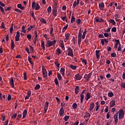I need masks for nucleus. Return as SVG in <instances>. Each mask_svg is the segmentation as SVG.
Returning <instances> with one entry per match:
<instances>
[{
  "label": "nucleus",
  "instance_id": "1",
  "mask_svg": "<svg viewBox=\"0 0 125 125\" xmlns=\"http://www.w3.org/2000/svg\"><path fill=\"white\" fill-rule=\"evenodd\" d=\"M118 116L119 118V120H122L124 116H125V112L123 109H120L118 112Z\"/></svg>",
  "mask_w": 125,
  "mask_h": 125
},
{
  "label": "nucleus",
  "instance_id": "2",
  "mask_svg": "<svg viewBox=\"0 0 125 125\" xmlns=\"http://www.w3.org/2000/svg\"><path fill=\"white\" fill-rule=\"evenodd\" d=\"M55 43H56V40H54L53 41L48 40L47 42L46 46L48 47H50V46H51L52 45H53Z\"/></svg>",
  "mask_w": 125,
  "mask_h": 125
},
{
  "label": "nucleus",
  "instance_id": "3",
  "mask_svg": "<svg viewBox=\"0 0 125 125\" xmlns=\"http://www.w3.org/2000/svg\"><path fill=\"white\" fill-rule=\"evenodd\" d=\"M67 55L68 56H70V57H73L74 56V52L73 51V49L71 48V47H68L67 49Z\"/></svg>",
  "mask_w": 125,
  "mask_h": 125
},
{
  "label": "nucleus",
  "instance_id": "4",
  "mask_svg": "<svg viewBox=\"0 0 125 125\" xmlns=\"http://www.w3.org/2000/svg\"><path fill=\"white\" fill-rule=\"evenodd\" d=\"M34 34H35V41H34V43H36V42H37V41H38L39 42V38H38L39 35H40V31L37 30V31H35L34 32Z\"/></svg>",
  "mask_w": 125,
  "mask_h": 125
},
{
  "label": "nucleus",
  "instance_id": "5",
  "mask_svg": "<svg viewBox=\"0 0 125 125\" xmlns=\"http://www.w3.org/2000/svg\"><path fill=\"white\" fill-rule=\"evenodd\" d=\"M82 37H83V34L82 32H79L78 35V44L80 45L81 44V42H82Z\"/></svg>",
  "mask_w": 125,
  "mask_h": 125
},
{
  "label": "nucleus",
  "instance_id": "6",
  "mask_svg": "<svg viewBox=\"0 0 125 125\" xmlns=\"http://www.w3.org/2000/svg\"><path fill=\"white\" fill-rule=\"evenodd\" d=\"M118 113H116L114 116L113 118L114 119V123L115 125H117L118 124V122L119 121V119H118Z\"/></svg>",
  "mask_w": 125,
  "mask_h": 125
},
{
  "label": "nucleus",
  "instance_id": "7",
  "mask_svg": "<svg viewBox=\"0 0 125 125\" xmlns=\"http://www.w3.org/2000/svg\"><path fill=\"white\" fill-rule=\"evenodd\" d=\"M116 105V102L115 100H113L110 102L109 103V107L110 108H112V107H114V106Z\"/></svg>",
  "mask_w": 125,
  "mask_h": 125
},
{
  "label": "nucleus",
  "instance_id": "8",
  "mask_svg": "<svg viewBox=\"0 0 125 125\" xmlns=\"http://www.w3.org/2000/svg\"><path fill=\"white\" fill-rule=\"evenodd\" d=\"M20 32H17L16 36L15 37L16 41L19 42V41H20Z\"/></svg>",
  "mask_w": 125,
  "mask_h": 125
},
{
  "label": "nucleus",
  "instance_id": "9",
  "mask_svg": "<svg viewBox=\"0 0 125 125\" xmlns=\"http://www.w3.org/2000/svg\"><path fill=\"white\" fill-rule=\"evenodd\" d=\"M49 104V103L48 102H46L44 104V110L45 113L47 111V108H48V105Z\"/></svg>",
  "mask_w": 125,
  "mask_h": 125
},
{
  "label": "nucleus",
  "instance_id": "10",
  "mask_svg": "<svg viewBox=\"0 0 125 125\" xmlns=\"http://www.w3.org/2000/svg\"><path fill=\"white\" fill-rule=\"evenodd\" d=\"M42 74L45 79H46V78H47V72H46V70L43 68H42Z\"/></svg>",
  "mask_w": 125,
  "mask_h": 125
},
{
  "label": "nucleus",
  "instance_id": "11",
  "mask_svg": "<svg viewBox=\"0 0 125 125\" xmlns=\"http://www.w3.org/2000/svg\"><path fill=\"white\" fill-rule=\"evenodd\" d=\"M10 84L12 86V87H14V80H13V78H11L10 79Z\"/></svg>",
  "mask_w": 125,
  "mask_h": 125
},
{
  "label": "nucleus",
  "instance_id": "12",
  "mask_svg": "<svg viewBox=\"0 0 125 125\" xmlns=\"http://www.w3.org/2000/svg\"><path fill=\"white\" fill-rule=\"evenodd\" d=\"M75 80H77V81H80L82 79V77L79 74H77L75 75Z\"/></svg>",
  "mask_w": 125,
  "mask_h": 125
},
{
  "label": "nucleus",
  "instance_id": "13",
  "mask_svg": "<svg viewBox=\"0 0 125 125\" xmlns=\"http://www.w3.org/2000/svg\"><path fill=\"white\" fill-rule=\"evenodd\" d=\"M90 97H91V95L90 94V93L89 92L87 93L85 97L86 101H87V100H88V99H89Z\"/></svg>",
  "mask_w": 125,
  "mask_h": 125
},
{
  "label": "nucleus",
  "instance_id": "14",
  "mask_svg": "<svg viewBox=\"0 0 125 125\" xmlns=\"http://www.w3.org/2000/svg\"><path fill=\"white\" fill-rule=\"evenodd\" d=\"M84 91H85V90H83L82 92L80 94V97L81 99H83L84 98Z\"/></svg>",
  "mask_w": 125,
  "mask_h": 125
},
{
  "label": "nucleus",
  "instance_id": "15",
  "mask_svg": "<svg viewBox=\"0 0 125 125\" xmlns=\"http://www.w3.org/2000/svg\"><path fill=\"white\" fill-rule=\"evenodd\" d=\"M96 55L97 58L98 59L100 57V50H96Z\"/></svg>",
  "mask_w": 125,
  "mask_h": 125
},
{
  "label": "nucleus",
  "instance_id": "16",
  "mask_svg": "<svg viewBox=\"0 0 125 125\" xmlns=\"http://www.w3.org/2000/svg\"><path fill=\"white\" fill-rule=\"evenodd\" d=\"M99 8L101 10H103V8H104V3H101L99 4Z\"/></svg>",
  "mask_w": 125,
  "mask_h": 125
},
{
  "label": "nucleus",
  "instance_id": "17",
  "mask_svg": "<svg viewBox=\"0 0 125 125\" xmlns=\"http://www.w3.org/2000/svg\"><path fill=\"white\" fill-rule=\"evenodd\" d=\"M27 113H28V111H27V110H24L23 113H22V119H25L26 118V115H27Z\"/></svg>",
  "mask_w": 125,
  "mask_h": 125
},
{
  "label": "nucleus",
  "instance_id": "18",
  "mask_svg": "<svg viewBox=\"0 0 125 125\" xmlns=\"http://www.w3.org/2000/svg\"><path fill=\"white\" fill-rule=\"evenodd\" d=\"M85 35H86V29H85L84 30V32H83V35H82V39L84 40V38H85Z\"/></svg>",
  "mask_w": 125,
  "mask_h": 125
},
{
  "label": "nucleus",
  "instance_id": "19",
  "mask_svg": "<svg viewBox=\"0 0 125 125\" xmlns=\"http://www.w3.org/2000/svg\"><path fill=\"white\" fill-rule=\"evenodd\" d=\"M91 76L89 74L85 75L84 76V78L86 81H89V79H90V77Z\"/></svg>",
  "mask_w": 125,
  "mask_h": 125
},
{
  "label": "nucleus",
  "instance_id": "20",
  "mask_svg": "<svg viewBox=\"0 0 125 125\" xmlns=\"http://www.w3.org/2000/svg\"><path fill=\"white\" fill-rule=\"evenodd\" d=\"M59 114L60 116H62L63 114H64V109H63V108L60 109Z\"/></svg>",
  "mask_w": 125,
  "mask_h": 125
},
{
  "label": "nucleus",
  "instance_id": "21",
  "mask_svg": "<svg viewBox=\"0 0 125 125\" xmlns=\"http://www.w3.org/2000/svg\"><path fill=\"white\" fill-rule=\"evenodd\" d=\"M94 108V103H92L90 105V111H92Z\"/></svg>",
  "mask_w": 125,
  "mask_h": 125
},
{
  "label": "nucleus",
  "instance_id": "22",
  "mask_svg": "<svg viewBox=\"0 0 125 125\" xmlns=\"http://www.w3.org/2000/svg\"><path fill=\"white\" fill-rule=\"evenodd\" d=\"M40 8H41V6L39 4V3H36L35 6V10H40Z\"/></svg>",
  "mask_w": 125,
  "mask_h": 125
},
{
  "label": "nucleus",
  "instance_id": "23",
  "mask_svg": "<svg viewBox=\"0 0 125 125\" xmlns=\"http://www.w3.org/2000/svg\"><path fill=\"white\" fill-rule=\"evenodd\" d=\"M60 71L62 73V76H64V75H65V68H61Z\"/></svg>",
  "mask_w": 125,
  "mask_h": 125
},
{
  "label": "nucleus",
  "instance_id": "24",
  "mask_svg": "<svg viewBox=\"0 0 125 125\" xmlns=\"http://www.w3.org/2000/svg\"><path fill=\"white\" fill-rule=\"evenodd\" d=\"M25 28H26V26H25L24 25H23L22 28H21V32H22V33H26V30H25Z\"/></svg>",
  "mask_w": 125,
  "mask_h": 125
},
{
  "label": "nucleus",
  "instance_id": "25",
  "mask_svg": "<svg viewBox=\"0 0 125 125\" xmlns=\"http://www.w3.org/2000/svg\"><path fill=\"white\" fill-rule=\"evenodd\" d=\"M96 22H103L104 21L102 18H97L96 19Z\"/></svg>",
  "mask_w": 125,
  "mask_h": 125
},
{
  "label": "nucleus",
  "instance_id": "26",
  "mask_svg": "<svg viewBox=\"0 0 125 125\" xmlns=\"http://www.w3.org/2000/svg\"><path fill=\"white\" fill-rule=\"evenodd\" d=\"M70 68L72 70H76L77 69V66L76 65H73L72 64L70 65Z\"/></svg>",
  "mask_w": 125,
  "mask_h": 125
},
{
  "label": "nucleus",
  "instance_id": "27",
  "mask_svg": "<svg viewBox=\"0 0 125 125\" xmlns=\"http://www.w3.org/2000/svg\"><path fill=\"white\" fill-rule=\"evenodd\" d=\"M119 43H120V41L116 40V43H115V46H114V47L115 48H118V45L119 44Z\"/></svg>",
  "mask_w": 125,
  "mask_h": 125
},
{
  "label": "nucleus",
  "instance_id": "28",
  "mask_svg": "<svg viewBox=\"0 0 125 125\" xmlns=\"http://www.w3.org/2000/svg\"><path fill=\"white\" fill-rule=\"evenodd\" d=\"M110 23H111V24H113V25H116V21H115V20L113 19H110L109 20Z\"/></svg>",
  "mask_w": 125,
  "mask_h": 125
},
{
  "label": "nucleus",
  "instance_id": "29",
  "mask_svg": "<svg viewBox=\"0 0 125 125\" xmlns=\"http://www.w3.org/2000/svg\"><path fill=\"white\" fill-rule=\"evenodd\" d=\"M57 77L58 78L59 81H61V80H62V77H61V75H60V74H59V73H57Z\"/></svg>",
  "mask_w": 125,
  "mask_h": 125
},
{
  "label": "nucleus",
  "instance_id": "30",
  "mask_svg": "<svg viewBox=\"0 0 125 125\" xmlns=\"http://www.w3.org/2000/svg\"><path fill=\"white\" fill-rule=\"evenodd\" d=\"M36 2H35V1L33 2L32 4V7L33 8V9H36Z\"/></svg>",
  "mask_w": 125,
  "mask_h": 125
},
{
  "label": "nucleus",
  "instance_id": "31",
  "mask_svg": "<svg viewBox=\"0 0 125 125\" xmlns=\"http://www.w3.org/2000/svg\"><path fill=\"white\" fill-rule=\"evenodd\" d=\"M108 95L109 97H113V96H114V93L112 92H108Z\"/></svg>",
  "mask_w": 125,
  "mask_h": 125
},
{
  "label": "nucleus",
  "instance_id": "32",
  "mask_svg": "<svg viewBox=\"0 0 125 125\" xmlns=\"http://www.w3.org/2000/svg\"><path fill=\"white\" fill-rule=\"evenodd\" d=\"M18 8H20V9L21 10L24 9V6H22V5L21 4H18Z\"/></svg>",
  "mask_w": 125,
  "mask_h": 125
},
{
  "label": "nucleus",
  "instance_id": "33",
  "mask_svg": "<svg viewBox=\"0 0 125 125\" xmlns=\"http://www.w3.org/2000/svg\"><path fill=\"white\" fill-rule=\"evenodd\" d=\"M11 49H13L14 48V42H13V40H11Z\"/></svg>",
  "mask_w": 125,
  "mask_h": 125
},
{
  "label": "nucleus",
  "instance_id": "34",
  "mask_svg": "<svg viewBox=\"0 0 125 125\" xmlns=\"http://www.w3.org/2000/svg\"><path fill=\"white\" fill-rule=\"evenodd\" d=\"M72 107L73 109H77V108H78V105L76 103H74L72 105Z\"/></svg>",
  "mask_w": 125,
  "mask_h": 125
},
{
  "label": "nucleus",
  "instance_id": "35",
  "mask_svg": "<svg viewBox=\"0 0 125 125\" xmlns=\"http://www.w3.org/2000/svg\"><path fill=\"white\" fill-rule=\"evenodd\" d=\"M40 21L41 22H42V23H43L44 24H46V21H45V20H44V19L43 18L41 19Z\"/></svg>",
  "mask_w": 125,
  "mask_h": 125
},
{
  "label": "nucleus",
  "instance_id": "36",
  "mask_svg": "<svg viewBox=\"0 0 125 125\" xmlns=\"http://www.w3.org/2000/svg\"><path fill=\"white\" fill-rule=\"evenodd\" d=\"M13 32V24H12L10 29V34H12Z\"/></svg>",
  "mask_w": 125,
  "mask_h": 125
},
{
  "label": "nucleus",
  "instance_id": "37",
  "mask_svg": "<svg viewBox=\"0 0 125 125\" xmlns=\"http://www.w3.org/2000/svg\"><path fill=\"white\" fill-rule=\"evenodd\" d=\"M88 117H90V114H89V113L88 112H86L85 115L84 116V118H88Z\"/></svg>",
  "mask_w": 125,
  "mask_h": 125
},
{
  "label": "nucleus",
  "instance_id": "38",
  "mask_svg": "<svg viewBox=\"0 0 125 125\" xmlns=\"http://www.w3.org/2000/svg\"><path fill=\"white\" fill-rule=\"evenodd\" d=\"M57 53L58 55H59L60 54H61V51L60 50V49L59 48H58L57 49Z\"/></svg>",
  "mask_w": 125,
  "mask_h": 125
},
{
  "label": "nucleus",
  "instance_id": "39",
  "mask_svg": "<svg viewBox=\"0 0 125 125\" xmlns=\"http://www.w3.org/2000/svg\"><path fill=\"white\" fill-rule=\"evenodd\" d=\"M28 41H30V40H31L32 39V35H31L30 34H28L26 36Z\"/></svg>",
  "mask_w": 125,
  "mask_h": 125
},
{
  "label": "nucleus",
  "instance_id": "40",
  "mask_svg": "<svg viewBox=\"0 0 125 125\" xmlns=\"http://www.w3.org/2000/svg\"><path fill=\"white\" fill-rule=\"evenodd\" d=\"M41 87V86L40 85V84H37L35 87V89H36V90H38V89H40V88Z\"/></svg>",
  "mask_w": 125,
  "mask_h": 125
},
{
  "label": "nucleus",
  "instance_id": "41",
  "mask_svg": "<svg viewBox=\"0 0 125 125\" xmlns=\"http://www.w3.org/2000/svg\"><path fill=\"white\" fill-rule=\"evenodd\" d=\"M69 118H70V116H65L64 117V121L65 122H67V121H68V120H69Z\"/></svg>",
  "mask_w": 125,
  "mask_h": 125
},
{
  "label": "nucleus",
  "instance_id": "42",
  "mask_svg": "<svg viewBox=\"0 0 125 125\" xmlns=\"http://www.w3.org/2000/svg\"><path fill=\"white\" fill-rule=\"evenodd\" d=\"M68 28V24H66V26H64L62 29V32H65L66 30H67V28Z\"/></svg>",
  "mask_w": 125,
  "mask_h": 125
},
{
  "label": "nucleus",
  "instance_id": "43",
  "mask_svg": "<svg viewBox=\"0 0 125 125\" xmlns=\"http://www.w3.org/2000/svg\"><path fill=\"white\" fill-rule=\"evenodd\" d=\"M69 38H70V34H67L65 35V39H66V40H69Z\"/></svg>",
  "mask_w": 125,
  "mask_h": 125
},
{
  "label": "nucleus",
  "instance_id": "44",
  "mask_svg": "<svg viewBox=\"0 0 125 125\" xmlns=\"http://www.w3.org/2000/svg\"><path fill=\"white\" fill-rule=\"evenodd\" d=\"M75 17L74 16L71 17V23H73L75 21Z\"/></svg>",
  "mask_w": 125,
  "mask_h": 125
},
{
  "label": "nucleus",
  "instance_id": "45",
  "mask_svg": "<svg viewBox=\"0 0 125 125\" xmlns=\"http://www.w3.org/2000/svg\"><path fill=\"white\" fill-rule=\"evenodd\" d=\"M61 46L62 49H65V46H64V43H61Z\"/></svg>",
  "mask_w": 125,
  "mask_h": 125
},
{
  "label": "nucleus",
  "instance_id": "46",
  "mask_svg": "<svg viewBox=\"0 0 125 125\" xmlns=\"http://www.w3.org/2000/svg\"><path fill=\"white\" fill-rule=\"evenodd\" d=\"M81 20H80V19H77V20H76V23H77V24H81Z\"/></svg>",
  "mask_w": 125,
  "mask_h": 125
},
{
  "label": "nucleus",
  "instance_id": "47",
  "mask_svg": "<svg viewBox=\"0 0 125 125\" xmlns=\"http://www.w3.org/2000/svg\"><path fill=\"white\" fill-rule=\"evenodd\" d=\"M55 83H56V84H59V83L58 82V80L57 79V78H56L55 80Z\"/></svg>",
  "mask_w": 125,
  "mask_h": 125
},
{
  "label": "nucleus",
  "instance_id": "48",
  "mask_svg": "<svg viewBox=\"0 0 125 125\" xmlns=\"http://www.w3.org/2000/svg\"><path fill=\"white\" fill-rule=\"evenodd\" d=\"M16 117H17V114H15L13 115H12L11 119H15V118H16Z\"/></svg>",
  "mask_w": 125,
  "mask_h": 125
},
{
  "label": "nucleus",
  "instance_id": "49",
  "mask_svg": "<svg viewBox=\"0 0 125 125\" xmlns=\"http://www.w3.org/2000/svg\"><path fill=\"white\" fill-rule=\"evenodd\" d=\"M111 56L112 57H117V54L115 53H113L111 54Z\"/></svg>",
  "mask_w": 125,
  "mask_h": 125
},
{
  "label": "nucleus",
  "instance_id": "50",
  "mask_svg": "<svg viewBox=\"0 0 125 125\" xmlns=\"http://www.w3.org/2000/svg\"><path fill=\"white\" fill-rule=\"evenodd\" d=\"M1 28H2V29H5V27H4V23L3 22L1 23Z\"/></svg>",
  "mask_w": 125,
  "mask_h": 125
},
{
  "label": "nucleus",
  "instance_id": "51",
  "mask_svg": "<svg viewBox=\"0 0 125 125\" xmlns=\"http://www.w3.org/2000/svg\"><path fill=\"white\" fill-rule=\"evenodd\" d=\"M32 58H31L30 57H28V61L29 63L33 64V62H32Z\"/></svg>",
  "mask_w": 125,
  "mask_h": 125
},
{
  "label": "nucleus",
  "instance_id": "52",
  "mask_svg": "<svg viewBox=\"0 0 125 125\" xmlns=\"http://www.w3.org/2000/svg\"><path fill=\"white\" fill-rule=\"evenodd\" d=\"M112 32H116L117 31V28L116 27H113L111 29Z\"/></svg>",
  "mask_w": 125,
  "mask_h": 125
},
{
  "label": "nucleus",
  "instance_id": "53",
  "mask_svg": "<svg viewBox=\"0 0 125 125\" xmlns=\"http://www.w3.org/2000/svg\"><path fill=\"white\" fill-rule=\"evenodd\" d=\"M53 32V28H51V30H50V34H51V37H52L53 36V34H52Z\"/></svg>",
  "mask_w": 125,
  "mask_h": 125
},
{
  "label": "nucleus",
  "instance_id": "54",
  "mask_svg": "<svg viewBox=\"0 0 125 125\" xmlns=\"http://www.w3.org/2000/svg\"><path fill=\"white\" fill-rule=\"evenodd\" d=\"M25 51L27 52L28 54H30V51L29 50V48L28 47H25Z\"/></svg>",
  "mask_w": 125,
  "mask_h": 125
},
{
  "label": "nucleus",
  "instance_id": "55",
  "mask_svg": "<svg viewBox=\"0 0 125 125\" xmlns=\"http://www.w3.org/2000/svg\"><path fill=\"white\" fill-rule=\"evenodd\" d=\"M104 37H105V38H108L109 37V34H108L107 33H104Z\"/></svg>",
  "mask_w": 125,
  "mask_h": 125
},
{
  "label": "nucleus",
  "instance_id": "56",
  "mask_svg": "<svg viewBox=\"0 0 125 125\" xmlns=\"http://www.w3.org/2000/svg\"><path fill=\"white\" fill-rule=\"evenodd\" d=\"M0 10L2 12V13H4V10H3V8L1 6L0 7Z\"/></svg>",
  "mask_w": 125,
  "mask_h": 125
},
{
  "label": "nucleus",
  "instance_id": "57",
  "mask_svg": "<svg viewBox=\"0 0 125 125\" xmlns=\"http://www.w3.org/2000/svg\"><path fill=\"white\" fill-rule=\"evenodd\" d=\"M121 86H122V87H123V88H125V83H121Z\"/></svg>",
  "mask_w": 125,
  "mask_h": 125
},
{
  "label": "nucleus",
  "instance_id": "58",
  "mask_svg": "<svg viewBox=\"0 0 125 125\" xmlns=\"http://www.w3.org/2000/svg\"><path fill=\"white\" fill-rule=\"evenodd\" d=\"M111 74H108L106 75V77L107 78V79H109V78H111Z\"/></svg>",
  "mask_w": 125,
  "mask_h": 125
},
{
  "label": "nucleus",
  "instance_id": "59",
  "mask_svg": "<svg viewBox=\"0 0 125 125\" xmlns=\"http://www.w3.org/2000/svg\"><path fill=\"white\" fill-rule=\"evenodd\" d=\"M53 15H54V16H57V11H54L53 12Z\"/></svg>",
  "mask_w": 125,
  "mask_h": 125
},
{
  "label": "nucleus",
  "instance_id": "60",
  "mask_svg": "<svg viewBox=\"0 0 125 125\" xmlns=\"http://www.w3.org/2000/svg\"><path fill=\"white\" fill-rule=\"evenodd\" d=\"M55 65H56L57 67H59L60 63H58L57 62H55Z\"/></svg>",
  "mask_w": 125,
  "mask_h": 125
},
{
  "label": "nucleus",
  "instance_id": "61",
  "mask_svg": "<svg viewBox=\"0 0 125 125\" xmlns=\"http://www.w3.org/2000/svg\"><path fill=\"white\" fill-rule=\"evenodd\" d=\"M77 5H78L77 4V1H74V2H73V6L74 7H76V6H77Z\"/></svg>",
  "mask_w": 125,
  "mask_h": 125
},
{
  "label": "nucleus",
  "instance_id": "62",
  "mask_svg": "<svg viewBox=\"0 0 125 125\" xmlns=\"http://www.w3.org/2000/svg\"><path fill=\"white\" fill-rule=\"evenodd\" d=\"M47 10H48V12H51V7H49L48 8Z\"/></svg>",
  "mask_w": 125,
  "mask_h": 125
},
{
  "label": "nucleus",
  "instance_id": "63",
  "mask_svg": "<svg viewBox=\"0 0 125 125\" xmlns=\"http://www.w3.org/2000/svg\"><path fill=\"white\" fill-rule=\"evenodd\" d=\"M109 118H110V113L108 112L106 114V119H109Z\"/></svg>",
  "mask_w": 125,
  "mask_h": 125
},
{
  "label": "nucleus",
  "instance_id": "64",
  "mask_svg": "<svg viewBox=\"0 0 125 125\" xmlns=\"http://www.w3.org/2000/svg\"><path fill=\"white\" fill-rule=\"evenodd\" d=\"M7 99H8V100H11V96L10 95H9L8 96Z\"/></svg>",
  "mask_w": 125,
  "mask_h": 125
}]
</instances>
